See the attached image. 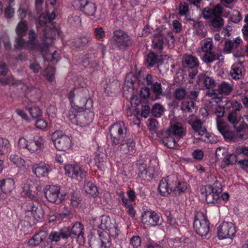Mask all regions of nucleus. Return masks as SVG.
Listing matches in <instances>:
<instances>
[{
	"label": "nucleus",
	"instance_id": "f3484780",
	"mask_svg": "<svg viewBox=\"0 0 248 248\" xmlns=\"http://www.w3.org/2000/svg\"><path fill=\"white\" fill-rule=\"evenodd\" d=\"M95 221H97V226L102 230H108L109 233L116 232L117 230V227L114 224L111 223L110 218L107 216H102L98 220Z\"/></svg>",
	"mask_w": 248,
	"mask_h": 248
},
{
	"label": "nucleus",
	"instance_id": "8fccbe9b",
	"mask_svg": "<svg viewBox=\"0 0 248 248\" xmlns=\"http://www.w3.org/2000/svg\"><path fill=\"white\" fill-rule=\"evenodd\" d=\"M62 238L68 239L70 238L74 239L72 234L71 228L69 227H64L59 230Z\"/></svg>",
	"mask_w": 248,
	"mask_h": 248
},
{
	"label": "nucleus",
	"instance_id": "412c9836",
	"mask_svg": "<svg viewBox=\"0 0 248 248\" xmlns=\"http://www.w3.org/2000/svg\"><path fill=\"white\" fill-rule=\"evenodd\" d=\"M216 102L217 104L215 109V113L217 115V118L221 119L225 113V108H227V103H230V101L226 97L217 98Z\"/></svg>",
	"mask_w": 248,
	"mask_h": 248
},
{
	"label": "nucleus",
	"instance_id": "052dcab7",
	"mask_svg": "<svg viewBox=\"0 0 248 248\" xmlns=\"http://www.w3.org/2000/svg\"><path fill=\"white\" fill-rule=\"evenodd\" d=\"M28 110L31 115L34 118H38L42 114L41 110L38 107L29 108Z\"/></svg>",
	"mask_w": 248,
	"mask_h": 248
},
{
	"label": "nucleus",
	"instance_id": "aec40b11",
	"mask_svg": "<svg viewBox=\"0 0 248 248\" xmlns=\"http://www.w3.org/2000/svg\"><path fill=\"white\" fill-rule=\"evenodd\" d=\"M44 140L43 138L39 135L34 136L33 139L29 142V151L31 153H39L43 148Z\"/></svg>",
	"mask_w": 248,
	"mask_h": 248
},
{
	"label": "nucleus",
	"instance_id": "c756f323",
	"mask_svg": "<svg viewBox=\"0 0 248 248\" xmlns=\"http://www.w3.org/2000/svg\"><path fill=\"white\" fill-rule=\"evenodd\" d=\"M187 189V184L184 182H177L174 187H172V190L170 192L173 196H176L183 193Z\"/></svg>",
	"mask_w": 248,
	"mask_h": 248
},
{
	"label": "nucleus",
	"instance_id": "dca6fc26",
	"mask_svg": "<svg viewBox=\"0 0 248 248\" xmlns=\"http://www.w3.org/2000/svg\"><path fill=\"white\" fill-rule=\"evenodd\" d=\"M79 9L85 14L94 16L96 10V6L94 3L90 2L88 0H79Z\"/></svg>",
	"mask_w": 248,
	"mask_h": 248
},
{
	"label": "nucleus",
	"instance_id": "49530a36",
	"mask_svg": "<svg viewBox=\"0 0 248 248\" xmlns=\"http://www.w3.org/2000/svg\"><path fill=\"white\" fill-rule=\"evenodd\" d=\"M202 78L203 81L204 86L206 89H210L215 87V81L212 78L204 75Z\"/></svg>",
	"mask_w": 248,
	"mask_h": 248
},
{
	"label": "nucleus",
	"instance_id": "f704fd0d",
	"mask_svg": "<svg viewBox=\"0 0 248 248\" xmlns=\"http://www.w3.org/2000/svg\"><path fill=\"white\" fill-rule=\"evenodd\" d=\"M220 55L218 53H215L213 51L207 52L204 53L202 60L206 63H210L215 60H219Z\"/></svg>",
	"mask_w": 248,
	"mask_h": 248
},
{
	"label": "nucleus",
	"instance_id": "1a4fd4ad",
	"mask_svg": "<svg viewBox=\"0 0 248 248\" xmlns=\"http://www.w3.org/2000/svg\"><path fill=\"white\" fill-rule=\"evenodd\" d=\"M178 182L177 177L174 175H170L162 179L159 183L158 189L160 194L163 196H166L172 190V187Z\"/></svg>",
	"mask_w": 248,
	"mask_h": 248
},
{
	"label": "nucleus",
	"instance_id": "5701e85b",
	"mask_svg": "<svg viewBox=\"0 0 248 248\" xmlns=\"http://www.w3.org/2000/svg\"><path fill=\"white\" fill-rule=\"evenodd\" d=\"M97 55L93 52L86 54L82 61V65L86 68L94 67L98 65Z\"/></svg>",
	"mask_w": 248,
	"mask_h": 248
},
{
	"label": "nucleus",
	"instance_id": "6ab92c4d",
	"mask_svg": "<svg viewBox=\"0 0 248 248\" xmlns=\"http://www.w3.org/2000/svg\"><path fill=\"white\" fill-rule=\"evenodd\" d=\"M38 185L31 180L27 181L23 186L24 194L30 199H33L37 194Z\"/></svg>",
	"mask_w": 248,
	"mask_h": 248
},
{
	"label": "nucleus",
	"instance_id": "bf43d9fd",
	"mask_svg": "<svg viewBox=\"0 0 248 248\" xmlns=\"http://www.w3.org/2000/svg\"><path fill=\"white\" fill-rule=\"evenodd\" d=\"M57 31L55 29H45L43 34L45 39H53L55 37Z\"/></svg>",
	"mask_w": 248,
	"mask_h": 248
},
{
	"label": "nucleus",
	"instance_id": "680f3d73",
	"mask_svg": "<svg viewBox=\"0 0 248 248\" xmlns=\"http://www.w3.org/2000/svg\"><path fill=\"white\" fill-rule=\"evenodd\" d=\"M122 205L127 209V212L129 215L132 217H134L135 216V212L132 206V203L129 200H128L127 202H124Z\"/></svg>",
	"mask_w": 248,
	"mask_h": 248
},
{
	"label": "nucleus",
	"instance_id": "473e14b6",
	"mask_svg": "<svg viewBox=\"0 0 248 248\" xmlns=\"http://www.w3.org/2000/svg\"><path fill=\"white\" fill-rule=\"evenodd\" d=\"M91 42V39L87 37H81L76 38L74 43V46L78 48H82L88 46Z\"/></svg>",
	"mask_w": 248,
	"mask_h": 248
},
{
	"label": "nucleus",
	"instance_id": "9b49d317",
	"mask_svg": "<svg viewBox=\"0 0 248 248\" xmlns=\"http://www.w3.org/2000/svg\"><path fill=\"white\" fill-rule=\"evenodd\" d=\"M64 169L65 174L72 178L83 179L86 176V171L77 164H68L65 166Z\"/></svg>",
	"mask_w": 248,
	"mask_h": 248
},
{
	"label": "nucleus",
	"instance_id": "0e129e2a",
	"mask_svg": "<svg viewBox=\"0 0 248 248\" xmlns=\"http://www.w3.org/2000/svg\"><path fill=\"white\" fill-rule=\"evenodd\" d=\"M202 14L203 18L205 19L210 20L214 16L212 9L209 7L203 9Z\"/></svg>",
	"mask_w": 248,
	"mask_h": 248
},
{
	"label": "nucleus",
	"instance_id": "5fc2aeb1",
	"mask_svg": "<svg viewBox=\"0 0 248 248\" xmlns=\"http://www.w3.org/2000/svg\"><path fill=\"white\" fill-rule=\"evenodd\" d=\"M138 175L143 179H146L148 176H150V174H148L146 166L144 164H141L138 168Z\"/></svg>",
	"mask_w": 248,
	"mask_h": 248
},
{
	"label": "nucleus",
	"instance_id": "4d7b16f0",
	"mask_svg": "<svg viewBox=\"0 0 248 248\" xmlns=\"http://www.w3.org/2000/svg\"><path fill=\"white\" fill-rule=\"evenodd\" d=\"M186 94V90L182 88H178L175 90L174 96L175 98L178 100H181L183 99Z\"/></svg>",
	"mask_w": 248,
	"mask_h": 248
},
{
	"label": "nucleus",
	"instance_id": "e433bc0d",
	"mask_svg": "<svg viewBox=\"0 0 248 248\" xmlns=\"http://www.w3.org/2000/svg\"><path fill=\"white\" fill-rule=\"evenodd\" d=\"M172 135H167V136L163 138L162 140L164 145L170 149L175 148L176 144L178 140Z\"/></svg>",
	"mask_w": 248,
	"mask_h": 248
},
{
	"label": "nucleus",
	"instance_id": "c03bdc74",
	"mask_svg": "<svg viewBox=\"0 0 248 248\" xmlns=\"http://www.w3.org/2000/svg\"><path fill=\"white\" fill-rule=\"evenodd\" d=\"M152 90L155 95L156 99H160V96L163 95V91L161 83L155 82L151 86Z\"/></svg>",
	"mask_w": 248,
	"mask_h": 248
},
{
	"label": "nucleus",
	"instance_id": "b1692460",
	"mask_svg": "<svg viewBox=\"0 0 248 248\" xmlns=\"http://www.w3.org/2000/svg\"><path fill=\"white\" fill-rule=\"evenodd\" d=\"M163 61L162 55H158L152 51L147 55L146 59V64L148 67H152L156 65L159 66Z\"/></svg>",
	"mask_w": 248,
	"mask_h": 248
},
{
	"label": "nucleus",
	"instance_id": "39448f33",
	"mask_svg": "<svg viewBox=\"0 0 248 248\" xmlns=\"http://www.w3.org/2000/svg\"><path fill=\"white\" fill-rule=\"evenodd\" d=\"M51 139L56 148L59 151H65L71 146V140L62 131H57L51 136Z\"/></svg>",
	"mask_w": 248,
	"mask_h": 248
},
{
	"label": "nucleus",
	"instance_id": "c85d7f7f",
	"mask_svg": "<svg viewBox=\"0 0 248 248\" xmlns=\"http://www.w3.org/2000/svg\"><path fill=\"white\" fill-rule=\"evenodd\" d=\"M242 42V40L239 37H237L233 40H227L224 44V53L225 54L231 53L232 49L237 48Z\"/></svg>",
	"mask_w": 248,
	"mask_h": 248
},
{
	"label": "nucleus",
	"instance_id": "f8f14e48",
	"mask_svg": "<svg viewBox=\"0 0 248 248\" xmlns=\"http://www.w3.org/2000/svg\"><path fill=\"white\" fill-rule=\"evenodd\" d=\"M117 149L122 154L132 156L136 152L135 142L133 138H126L124 139V141L120 143Z\"/></svg>",
	"mask_w": 248,
	"mask_h": 248
},
{
	"label": "nucleus",
	"instance_id": "13d9d810",
	"mask_svg": "<svg viewBox=\"0 0 248 248\" xmlns=\"http://www.w3.org/2000/svg\"><path fill=\"white\" fill-rule=\"evenodd\" d=\"M213 48V44L212 40L204 41L201 45V49L204 53L212 51Z\"/></svg>",
	"mask_w": 248,
	"mask_h": 248
},
{
	"label": "nucleus",
	"instance_id": "79ce46f5",
	"mask_svg": "<svg viewBox=\"0 0 248 248\" xmlns=\"http://www.w3.org/2000/svg\"><path fill=\"white\" fill-rule=\"evenodd\" d=\"M164 112V108L160 104L156 103L151 110L152 114L155 117H160Z\"/></svg>",
	"mask_w": 248,
	"mask_h": 248
},
{
	"label": "nucleus",
	"instance_id": "de8ad7c7",
	"mask_svg": "<svg viewBox=\"0 0 248 248\" xmlns=\"http://www.w3.org/2000/svg\"><path fill=\"white\" fill-rule=\"evenodd\" d=\"M218 131L222 135L229 128L228 124L222 119H216Z\"/></svg>",
	"mask_w": 248,
	"mask_h": 248
},
{
	"label": "nucleus",
	"instance_id": "a211bd4d",
	"mask_svg": "<svg viewBox=\"0 0 248 248\" xmlns=\"http://www.w3.org/2000/svg\"><path fill=\"white\" fill-rule=\"evenodd\" d=\"M167 135H172L176 139L182 138L186 135L185 130L180 123L171 125L166 131Z\"/></svg>",
	"mask_w": 248,
	"mask_h": 248
},
{
	"label": "nucleus",
	"instance_id": "37998d69",
	"mask_svg": "<svg viewBox=\"0 0 248 248\" xmlns=\"http://www.w3.org/2000/svg\"><path fill=\"white\" fill-rule=\"evenodd\" d=\"M217 89L219 94H224L228 95L232 91V88L229 84L223 82L218 86Z\"/></svg>",
	"mask_w": 248,
	"mask_h": 248
},
{
	"label": "nucleus",
	"instance_id": "2eb2a0df",
	"mask_svg": "<svg viewBox=\"0 0 248 248\" xmlns=\"http://www.w3.org/2000/svg\"><path fill=\"white\" fill-rule=\"evenodd\" d=\"M234 130L229 128L222 136L227 141H237L244 138V131L243 128H236Z\"/></svg>",
	"mask_w": 248,
	"mask_h": 248
},
{
	"label": "nucleus",
	"instance_id": "2f4dec72",
	"mask_svg": "<svg viewBox=\"0 0 248 248\" xmlns=\"http://www.w3.org/2000/svg\"><path fill=\"white\" fill-rule=\"evenodd\" d=\"M0 186L5 194L10 193L14 188V182L10 178L4 179L0 181Z\"/></svg>",
	"mask_w": 248,
	"mask_h": 248
},
{
	"label": "nucleus",
	"instance_id": "69168bd1",
	"mask_svg": "<svg viewBox=\"0 0 248 248\" xmlns=\"http://www.w3.org/2000/svg\"><path fill=\"white\" fill-rule=\"evenodd\" d=\"M188 11V5L185 2H181L179 5V14L180 16H186Z\"/></svg>",
	"mask_w": 248,
	"mask_h": 248
},
{
	"label": "nucleus",
	"instance_id": "20e7f679",
	"mask_svg": "<svg viewBox=\"0 0 248 248\" xmlns=\"http://www.w3.org/2000/svg\"><path fill=\"white\" fill-rule=\"evenodd\" d=\"M112 41L114 45L120 50H124L132 45L131 37L122 30H117L113 32Z\"/></svg>",
	"mask_w": 248,
	"mask_h": 248
},
{
	"label": "nucleus",
	"instance_id": "6e6552de",
	"mask_svg": "<svg viewBox=\"0 0 248 248\" xmlns=\"http://www.w3.org/2000/svg\"><path fill=\"white\" fill-rule=\"evenodd\" d=\"M167 34L170 35L171 38L173 37L171 32L170 33L165 30H156L155 31L153 36L152 46L157 52L160 53L162 51Z\"/></svg>",
	"mask_w": 248,
	"mask_h": 248
},
{
	"label": "nucleus",
	"instance_id": "bb28decb",
	"mask_svg": "<svg viewBox=\"0 0 248 248\" xmlns=\"http://www.w3.org/2000/svg\"><path fill=\"white\" fill-rule=\"evenodd\" d=\"M102 232L98 231V237H91L89 241L91 248H106V241L102 238Z\"/></svg>",
	"mask_w": 248,
	"mask_h": 248
},
{
	"label": "nucleus",
	"instance_id": "774afa93",
	"mask_svg": "<svg viewBox=\"0 0 248 248\" xmlns=\"http://www.w3.org/2000/svg\"><path fill=\"white\" fill-rule=\"evenodd\" d=\"M61 238L59 232H52L48 236V239L51 242H58Z\"/></svg>",
	"mask_w": 248,
	"mask_h": 248
},
{
	"label": "nucleus",
	"instance_id": "423d86ee",
	"mask_svg": "<svg viewBox=\"0 0 248 248\" xmlns=\"http://www.w3.org/2000/svg\"><path fill=\"white\" fill-rule=\"evenodd\" d=\"M193 228L199 235L205 236L209 232V222L202 214H199L195 216Z\"/></svg>",
	"mask_w": 248,
	"mask_h": 248
},
{
	"label": "nucleus",
	"instance_id": "09e8293b",
	"mask_svg": "<svg viewBox=\"0 0 248 248\" xmlns=\"http://www.w3.org/2000/svg\"><path fill=\"white\" fill-rule=\"evenodd\" d=\"M84 188L86 191L92 196L95 195L97 192V187L93 184L89 182L85 184Z\"/></svg>",
	"mask_w": 248,
	"mask_h": 248
},
{
	"label": "nucleus",
	"instance_id": "3c124183",
	"mask_svg": "<svg viewBox=\"0 0 248 248\" xmlns=\"http://www.w3.org/2000/svg\"><path fill=\"white\" fill-rule=\"evenodd\" d=\"M182 109L183 111L186 110L189 112H192L195 107V103L192 100L184 101L182 102Z\"/></svg>",
	"mask_w": 248,
	"mask_h": 248
},
{
	"label": "nucleus",
	"instance_id": "603ef678",
	"mask_svg": "<svg viewBox=\"0 0 248 248\" xmlns=\"http://www.w3.org/2000/svg\"><path fill=\"white\" fill-rule=\"evenodd\" d=\"M230 74L232 77L235 79H239L242 77L241 69L234 65L232 66Z\"/></svg>",
	"mask_w": 248,
	"mask_h": 248
},
{
	"label": "nucleus",
	"instance_id": "f257e3e1",
	"mask_svg": "<svg viewBox=\"0 0 248 248\" xmlns=\"http://www.w3.org/2000/svg\"><path fill=\"white\" fill-rule=\"evenodd\" d=\"M83 102L84 104L83 107L78 105L72 106L68 116L73 124L85 126L92 122L94 114L93 112L89 110L93 107L92 100L84 99Z\"/></svg>",
	"mask_w": 248,
	"mask_h": 248
},
{
	"label": "nucleus",
	"instance_id": "58836bf2",
	"mask_svg": "<svg viewBox=\"0 0 248 248\" xmlns=\"http://www.w3.org/2000/svg\"><path fill=\"white\" fill-rule=\"evenodd\" d=\"M28 34V45L31 48H35L38 43L37 35L33 29L29 30Z\"/></svg>",
	"mask_w": 248,
	"mask_h": 248
},
{
	"label": "nucleus",
	"instance_id": "a18cd8bd",
	"mask_svg": "<svg viewBox=\"0 0 248 248\" xmlns=\"http://www.w3.org/2000/svg\"><path fill=\"white\" fill-rule=\"evenodd\" d=\"M49 22V17H47V16L44 13L41 14L36 22V27L37 31H38L39 29L41 28L42 26Z\"/></svg>",
	"mask_w": 248,
	"mask_h": 248
},
{
	"label": "nucleus",
	"instance_id": "0eeeda50",
	"mask_svg": "<svg viewBox=\"0 0 248 248\" xmlns=\"http://www.w3.org/2000/svg\"><path fill=\"white\" fill-rule=\"evenodd\" d=\"M28 29V22L26 20H21L17 23L15 29L16 37L14 45L15 48L19 49L24 46L25 40L23 37L26 35Z\"/></svg>",
	"mask_w": 248,
	"mask_h": 248
},
{
	"label": "nucleus",
	"instance_id": "cd10ccee",
	"mask_svg": "<svg viewBox=\"0 0 248 248\" xmlns=\"http://www.w3.org/2000/svg\"><path fill=\"white\" fill-rule=\"evenodd\" d=\"M47 236V233L46 231H40L36 233L29 239L28 241L29 245L31 247L38 246L45 240Z\"/></svg>",
	"mask_w": 248,
	"mask_h": 248
},
{
	"label": "nucleus",
	"instance_id": "9d476101",
	"mask_svg": "<svg viewBox=\"0 0 248 248\" xmlns=\"http://www.w3.org/2000/svg\"><path fill=\"white\" fill-rule=\"evenodd\" d=\"M235 233V228L231 222H222L217 229L218 236L220 239L232 238Z\"/></svg>",
	"mask_w": 248,
	"mask_h": 248
},
{
	"label": "nucleus",
	"instance_id": "ddd939ff",
	"mask_svg": "<svg viewBox=\"0 0 248 248\" xmlns=\"http://www.w3.org/2000/svg\"><path fill=\"white\" fill-rule=\"evenodd\" d=\"M60 188L56 186H49L48 188L45 192V197L50 202L56 204L60 203L62 199L59 197Z\"/></svg>",
	"mask_w": 248,
	"mask_h": 248
},
{
	"label": "nucleus",
	"instance_id": "864d4df0",
	"mask_svg": "<svg viewBox=\"0 0 248 248\" xmlns=\"http://www.w3.org/2000/svg\"><path fill=\"white\" fill-rule=\"evenodd\" d=\"M149 124L148 126L150 131L152 134L156 133L158 128V122L155 118H150L148 120Z\"/></svg>",
	"mask_w": 248,
	"mask_h": 248
},
{
	"label": "nucleus",
	"instance_id": "338daca9",
	"mask_svg": "<svg viewBox=\"0 0 248 248\" xmlns=\"http://www.w3.org/2000/svg\"><path fill=\"white\" fill-rule=\"evenodd\" d=\"M94 35L98 39H102L105 36V32L102 27H97L93 31Z\"/></svg>",
	"mask_w": 248,
	"mask_h": 248
},
{
	"label": "nucleus",
	"instance_id": "6e6d98bb",
	"mask_svg": "<svg viewBox=\"0 0 248 248\" xmlns=\"http://www.w3.org/2000/svg\"><path fill=\"white\" fill-rule=\"evenodd\" d=\"M10 159L18 167H21L24 165L25 161L20 157L16 155H11Z\"/></svg>",
	"mask_w": 248,
	"mask_h": 248
},
{
	"label": "nucleus",
	"instance_id": "f03ea898",
	"mask_svg": "<svg viewBox=\"0 0 248 248\" xmlns=\"http://www.w3.org/2000/svg\"><path fill=\"white\" fill-rule=\"evenodd\" d=\"M221 186V184H218L217 180L213 186L207 185L201 187V194L205 198L207 203H213L217 201L222 192Z\"/></svg>",
	"mask_w": 248,
	"mask_h": 248
},
{
	"label": "nucleus",
	"instance_id": "e2e57ef3",
	"mask_svg": "<svg viewBox=\"0 0 248 248\" xmlns=\"http://www.w3.org/2000/svg\"><path fill=\"white\" fill-rule=\"evenodd\" d=\"M231 18L233 23L237 24L242 20V16L240 12L238 10H235L233 12V14Z\"/></svg>",
	"mask_w": 248,
	"mask_h": 248
},
{
	"label": "nucleus",
	"instance_id": "ea45409f",
	"mask_svg": "<svg viewBox=\"0 0 248 248\" xmlns=\"http://www.w3.org/2000/svg\"><path fill=\"white\" fill-rule=\"evenodd\" d=\"M237 156L233 154H227L223 159L222 164L226 166L232 165L237 162Z\"/></svg>",
	"mask_w": 248,
	"mask_h": 248
},
{
	"label": "nucleus",
	"instance_id": "4468645a",
	"mask_svg": "<svg viewBox=\"0 0 248 248\" xmlns=\"http://www.w3.org/2000/svg\"><path fill=\"white\" fill-rule=\"evenodd\" d=\"M141 219L143 223L149 226L158 225L161 222L158 215L155 211H145L142 215Z\"/></svg>",
	"mask_w": 248,
	"mask_h": 248
},
{
	"label": "nucleus",
	"instance_id": "c9c22d12",
	"mask_svg": "<svg viewBox=\"0 0 248 248\" xmlns=\"http://www.w3.org/2000/svg\"><path fill=\"white\" fill-rule=\"evenodd\" d=\"M41 91L39 89L32 88L27 92L26 96L28 98H30V99L32 102H36L39 101L41 98Z\"/></svg>",
	"mask_w": 248,
	"mask_h": 248
},
{
	"label": "nucleus",
	"instance_id": "7ed1b4c3",
	"mask_svg": "<svg viewBox=\"0 0 248 248\" xmlns=\"http://www.w3.org/2000/svg\"><path fill=\"white\" fill-rule=\"evenodd\" d=\"M127 128L123 122L114 124L109 128L111 139L113 144L119 145L127 138Z\"/></svg>",
	"mask_w": 248,
	"mask_h": 248
},
{
	"label": "nucleus",
	"instance_id": "a19ab883",
	"mask_svg": "<svg viewBox=\"0 0 248 248\" xmlns=\"http://www.w3.org/2000/svg\"><path fill=\"white\" fill-rule=\"evenodd\" d=\"M210 22L213 28L220 29L224 24V20L221 16H213L210 20Z\"/></svg>",
	"mask_w": 248,
	"mask_h": 248
},
{
	"label": "nucleus",
	"instance_id": "4c0bfd02",
	"mask_svg": "<svg viewBox=\"0 0 248 248\" xmlns=\"http://www.w3.org/2000/svg\"><path fill=\"white\" fill-rule=\"evenodd\" d=\"M228 119L229 122L233 125L234 128H238L237 124L239 123L240 121V116L235 111H232L229 113Z\"/></svg>",
	"mask_w": 248,
	"mask_h": 248
},
{
	"label": "nucleus",
	"instance_id": "393cba45",
	"mask_svg": "<svg viewBox=\"0 0 248 248\" xmlns=\"http://www.w3.org/2000/svg\"><path fill=\"white\" fill-rule=\"evenodd\" d=\"M36 205L33 202H30L28 203V210L31 212L33 217L37 220L42 218L44 215V212L41 206L37 204Z\"/></svg>",
	"mask_w": 248,
	"mask_h": 248
},
{
	"label": "nucleus",
	"instance_id": "72a5a7b5",
	"mask_svg": "<svg viewBox=\"0 0 248 248\" xmlns=\"http://www.w3.org/2000/svg\"><path fill=\"white\" fill-rule=\"evenodd\" d=\"M203 123L200 119H196L191 124L192 129L198 132L199 135L202 136L206 132V129L202 127Z\"/></svg>",
	"mask_w": 248,
	"mask_h": 248
},
{
	"label": "nucleus",
	"instance_id": "a878e982",
	"mask_svg": "<svg viewBox=\"0 0 248 248\" xmlns=\"http://www.w3.org/2000/svg\"><path fill=\"white\" fill-rule=\"evenodd\" d=\"M52 170L51 166L48 164L39 165L35 164L32 167V172L37 177H42Z\"/></svg>",
	"mask_w": 248,
	"mask_h": 248
},
{
	"label": "nucleus",
	"instance_id": "4be33fe9",
	"mask_svg": "<svg viewBox=\"0 0 248 248\" xmlns=\"http://www.w3.org/2000/svg\"><path fill=\"white\" fill-rule=\"evenodd\" d=\"M84 226L80 222H76L71 228L73 238H77L79 243L84 242Z\"/></svg>",
	"mask_w": 248,
	"mask_h": 248
},
{
	"label": "nucleus",
	"instance_id": "7c9ffc66",
	"mask_svg": "<svg viewBox=\"0 0 248 248\" xmlns=\"http://www.w3.org/2000/svg\"><path fill=\"white\" fill-rule=\"evenodd\" d=\"M183 65L184 67L193 68L198 67L199 63L198 59L192 55H188L184 58L183 61Z\"/></svg>",
	"mask_w": 248,
	"mask_h": 248
}]
</instances>
